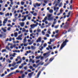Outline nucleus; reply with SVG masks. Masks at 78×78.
<instances>
[{
    "label": "nucleus",
    "instance_id": "nucleus-1",
    "mask_svg": "<svg viewBox=\"0 0 78 78\" xmlns=\"http://www.w3.org/2000/svg\"><path fill=\"white\" fill-rule=\"evenodd\" d=\"M52 14H49L48 15V18L47 19L48 20L51 21L53 20V17L52 16H52Z\"/></svg>",
    "mask_w": 78,
    "mask_h": 78
},
{
    "label": "nucleus",
    "instance_id": "nucleus-2",
    "mask_svg": "<svg viewBox=\"0 0 78 78\" xmlns=\"http://www.w3.org/2000/svg\"><path fill=\"white\" fill-rule=\"evenodd\" d=\"M67 42V40L66 39L65 41L63 43L62 45L61 46L60 49H62V48H63V47H64V46L66 45V42Z\"/></svg>",
    "mask_w": 78,
    "mask_h": 78
},
{
    "label": "nucleus",
    "instance_id": "nucleus-3",
    "mask_svg": "<svg viewBox=\"0 0 78 78\" xmlns=\"http://www.w3.org/2000/svg\"><path fill=\"white\" fill-rule=\"evenodd\" d=\"M33 5L34 6V8H36V6H38V7L40 6L41 4H39L37 3H36L35 4H34Z\"/></svg>",
    "mask_w": 78,
    "mask_h": 78
},
{
    "label": "nucleus",
    "instance_id": "nucleus-4",
    "mask_svg": "<svg viewBox=\"0 0 78 78\" xmlns=\"http://www.w3.org/2000/svg\"><path fill=\"white\" fill-rule=\"evenodd\" d=\"M41 38V37H39L38 39L37 40L36 42L37 43H38V42H41V40H42Z\"/></svg>",
    "mask_w": 78,
    "mask_h": 78
},
{
    "label": "nucleus",
    "instance_id": "nucleus-5",
    "mask_svg": "<svg viewBox=\"0 0 78 78\" xmlns=\"http://www.w3.org/2000/svg\"><path fill=\"white\" fill-rule=\"evenodd\" d=\"M44 64V62H39L38 64H37V67H38L39 66H42Z\"/></svg>",
    "mask_w": 78,
    "mask_h": 78
},
{
    "label": "nucleus",
    "instance_id": "nucleus-6",
    "mask_svg": "<svg viewBox=\"0 0 78 78\" xmlns=\"http://www.w3.org/2000/svg\"><path fill=\"white\" fill-rule=\"evenodd\" d=\"M19 24L20 25L21 27H23L24 26V25H25V23L20 22V23Z\"/></svg>",
    "mask_w": 78,
    "mask_h": 78
},
{
    "label": "nucleus",
    "instance_id": "nucleus-7",
    "mask_svg": "<svg viewBox=\"0 0 78 78\" xmlns=\"http://www.w3.org/2000/svg\"><path fill=\"white\" fill-rule=\"evenodd\" d=\"M7 21H8V18H6L4 20L3 23H4V24L6 23Z\"/></svg>",
    "mask_w": 78,
    "mask_h": 78
},
{
    "label": "nucleus",
    "instance_id": "nucleus-8",
    "mask_svg": "<svg viewBox=\"0 0 78 78\" xmlns=\"http://www.w3.org/2000/svg\"><path fill=\"white\" fill-rule=\"evenodd\" d=\"M16 63L15 62L13 61V64H12V67H14L15 66V65H16Z\"/></svg>",
    "mask_w": 78,
    "mask_h": 78
},
{
    "label": "nucleus",
    "instance_id": "nucleus-9",
    "mask_svg": "<svg viewBox=\"0 0 78 78\" xmlns=\"http://www.w3.org/2000/svg\"><path fill=\"white\" fill-rule=\"evenodd\" d=\"M6 49H7L8 51H11V49H10V48L9 47V46H7L5 47Z\"/></svg>",
    "mask_w": 78,
    "mask_h": 78
},
{
    "label": "nucleus",
    "instance_id": "nucleus-10",
    "mask_svg": "<svg viewBox=\"0 0 78 78\" xmlns=\"http://www.w3.org/2000/svg\"><path fill=\"white\" fill-rule=\"evenodd\" d=\"M36 48V47L33 45L31 46V49H32V50H35Z\"/></svg>",
    "mask_w": 78,
    "mask_h": 78
},
{
    "label": "nucleus",
    "instance_id": "nucleus-11",
    "mask_svg": "<svg viewBox=\"0 0 78 78\" xmlns=\"http://www.w3.org/2000/svg\"><path fill=\"white\" fill-rule=\"evenodd\" d=\"M22 62V59H20V61H18L16 62V64H21V62Z\"/></svg>",
    "mask_w": 78,
    "mask_h": 78
},
{
    "label": "nucleus",
    "instance_id": "nucleus-12",
    "mask_svg": "<svg viewBox=\"0 0 78 78\" xmlns=\"http://www.w3.org/2000/svg\"><path fill=\"white\" fill-rule=\"evenodd\" d=\"M41 71H40L39 72L37 75V78H39V76L40 75V74H41Z\"/></svg>",
    "mask_w": 78,
    "mask_h": 78
},
{
    "label": "nucleus",
    "instance_id": "nucleus-13",
    "mask_svg": "<svg viewBox=\"0 0 78 78\" xmlns=\"http://www.w3.org/2000/svg\"><path fill=\"white\" fill-rule=\"evenodd\" d=\"M10 1L11 5H14V2H13V0H9Z\"/></svg>",
    "mask_w": 78,
    "mask_h": 78
},
{
    "label": "nucleus",
    "instance_id": "nucleus-14",
    "mask_svg": "<svg viewBox=\"0 0 78 78\" xmlns=\"http://www.w3.org/2000/svg\"><path fill=\"white\" fill-rule=\"evenodd\" d=\"M27 42V39L26 38V37H24V38L23 40V43H25Z\"/></svg>",
    "mask_w": 78,
    "mask_h": 78
},
{
    "label": "nucleus",
    "instance_id": "nucleus-15",
    "mask_svg": "<svg viewBox=\"0 0 78 78\" xmlns=\"http://www.w3.org/2000/svg\"><path fill=\"white\" fill-rule=\"evenodd\" d=\"M2 30H3V32H4L5 33V32H6V29H5V28H4L3 27H2Z\"/></svg>",
    "mask_w": 78,
    "mask_h": 78
},
{
    "label": "nucleus",
    "instance_id": "nucleus-16",
    "mask_svg": "<svg viewBox=\"0 0 78 78\" xmlns=\"http://www.w3.org/2000/svg\"><path fill=\"white\" fill-rule=\"evenodd\" d=\"M30 27V28H34V24L31 25Z\"/></svg>",
    "mask_w": 78,
    "mask_h": 78
},
{
    "label": "nucleus",
    "instance_id": "nucleus-17",
    "mask_svg": "<svg viewBox=\"0 0 78 78\" xmlns=\"http://www.w3.org/2000/svg\"><path fill=\"white\" fill-rule=\"evenodd\" d=\"M14 36L16 37H17V35H18V34H17V32L15 33H14Z\"/></svg>",
    "mask_w": 78,
    "mask_h": 78
},
{
    "label": "nucleus",
    "instance_id": "nucleus-18",
    "mask_svg": "<svg viewBox=\"0 0 78 78\" xmlns=\"http://www.w3.org/2000/svg\"><path fill=\"white\" fill-rule=\"evenodd\" d=\"M6 61H7V62H8L9 63H11V61L10 60H9V59H8L6 60Z\"/></svg>",
    "mask_w": 78,
    "mask_h": 78
},
{
    "label": "nucleus",
    "instance_id": "nucleus-19",
    "mask_svg": "<svg viewBox=\"0 0 78 78\" xmlns=\"http://www.w3.org/2000/svg\"><path fill=\"white\" fill-rule=\"evenodd\" d=\"M18 66H19V65H16L15 66H14L13 67L14 69H17V68L18 67Z\"/></svg>",
    "mask_w": 78,
    "mask_h": 78
},
{
    "label": "nucleus",
    "instance_id": "nucleus-20",
    "mask_svg": "<svg viewBox=\"0 0 78 78\" xmlns=\"http://www.w3.org/2000/svg\"><path fill=\"white\" fill-rule=\"evenodd\" d=\"M49 12L50 13H53V10L52 9H51L49 10Z\"/></svg>",
    "mask_w": 78,
    "mask_h": 78
},
{
    "label": "nucleus",
    "instance_id": "nucleus-21",
    "mask_svg": "<svg viewBox=\"0 0 78 78\" xmlns=\"http://www.w3.org/2000/svg\"><path fill=\"white\" fill-rule=\"evenodd\" d=\"M16 39H17V40H20V41H22V38H20L19 37H17L16 38Z\"/></svg>",
    "mask_w": 78,
    "mask_h": 78
},
{
    "label": "nucleus",
    "instance_id": "nucleus-22",
    "mask_svg": "<svg viewBox=\"0 0 78 78\" xmlns=\"http://www.w3.org/2000/svg\"><path fill=\"white\" fill-rule=\"evenodd\" d=\"M41 56H37L35 57L36 59H39L41 58Z\"/></svg>",
    "mask_w": 78,
    "mask_h": 78
},
{
    "label": "nucleus",
    "instance_id": "nucleus-23",
    "mask_svg": "<svg viewBox=\"0 0 78 78\" xmlns=\"http://www.w3.org/2000/svg\"><path fill=\"white\" fill-rule=\"evenodd\" d=\"M62 3L61 2V3L59 4L58 5V6L59 7H61V6H62Z\"/></svg>",
    "mask_w": 78,
    "mask_h": 78
},
{
    "label": "nucleus",
    "instance_id": "nucleus-24",
    "mask_svg": "<svg viewBox=\"0 0 78 78\" xmlns=\"http://www.w3.org/2000/svg\"><path fill=\"white\" fill-rule=\"evenodd\" d=\"M37 31L38 32V33H40V32L41 31V30L39 28H38L37 29Z\"/></svg>",
    "mask_w": 78,
    "mask_h": 78
},
{
    "label": "nucleus",
    "instance_id": "nucleus-25",
    "mask_svg": "<svg viewBox=\"0 0 78 78\" xmlns=\"http://www.w3.org/2000/svg\"><path fill=\"white\" fill-rule=\"evenodd\" d=\"M32 30L31 28H30L29 29V31H30V33H32L33 32V31Z\"/></svg>",
    "mask_w": 78,
    "mask_h": 78
},
{
    "label": "nucleus",
    "instance_id": "nucleus-26",
    "mask_svg": "<svg viewBox=\"0 0 78 78\" xmlns=\"http://www.w3.org/2000/svg\"><path fill=\"white\" fill-rule=\"evenodd\" d=\"M33 67H35V68H36V67H37L38 66H37V65H36V64H34L33 65Z\"/></svg>",
    "mask_w": 78,
    "mask_h": 78
},
{
    "label": "nucleus",
    "instance_id": "nucleus-27",
    "mask_svg": "<svg viewBox=\"0 0 78 78\" xmlns=\"http://www.w3.org/2000/svg\"><path fill=\"white\" fill-rule=\"evenodd\" d=\"M48 48H49L50 50H52L53 49V48H52L51 46H48Z\"/></svg>",
    "mask_w": 78,
    "mask_h": 78
},
{
    "label": "nucleus",
    "instance_id": "nucleus-28",
    "mask_svg": "<svg viewBox=\"0 0 78 78\" xmlns=\"http://www.w3.org/2000/svg\"><path fill=\"white\" fill-rule=\"evenodd\" d=\"M12 12H13L14 11V9H15V6H14L12 7Z\"/></svg>",
    "mask_w": 78,
    "mask_h": 78
},
{
    "label": "nucleus",
    "instance_id": "nucleus-29",
    "mask_svg": "<svg viewBox=\"0 0 78 78\" xmlns=\"http://www.w3.org/2000/svg\"><path fill=\"white\" fill-rule=\"evenodd\" d=\"M5 51H6V49H3L2 50V52L3 53Z\"/></svg>",
    "mask_w": 78,
    "mask_h": 78
},
{
    "label": "nucleus",
    "instance_id": "nucleus-30",
    "mask_svg": "<svg viewBox=\"0 0 78 78\" xmlns=\"http://www.w3.org/2000/svg\"><path fill=\"white\" fill-rule=\"evenodd\" d=\"M26 31V29H25V28H23L22 30V32H25Z\"/></svg>",
    "mask_w": 78,
    "mask_h": 78
},
{
    "label": "nucleus",
    "instance_id": "nucleus-31",
    "mask_svg": "<svg viewBox=\"0 0 78 78\" xmlns=\"http://www.w3.org/2000/svg\"><path fill=\"white\" fill-rule=\"evenodd\" d=\"M23 36V35L22 34H21L18 37H19L20 38H22L21 37H22V36Z\"/></svg>",
    "mask_w": 78,
    "mask_h": 78
},
{
    "label": "nucleus",
    "instance_id": "nucleus-32",
    "mask_svg": "<svg viewBox=\"0 0 78 78\" xmlns=\"http://www.w3.org/2000/svg\"><path fill=\"white\" fill-rule=\"evenodd\" d=\"M44 48V47H41V48H40L39 49L40 50V51H42V50Z\"/></svg>",
    "mask_w": 78,
    "mask_h": 78
},
{
    "label": "nucleus",
    "instance_id": "nucleus-33",
    "mask_svg": "<svg viewBox=\"0 0 78 78\" xmlns=\"http://www.w3.org/2000/svg\"><path fill=\"white\" fill-rule=\"evenodd\" d=\"M23 67V66H20L19 67V69H22Z\"/></svg>",
    "mask_w": 78,
    "mask_h": 78
},
{
    "label": "nucleus",
    "instance_id": "nucleus-34",
    "mask_svg": "<svg viewBox=\"0 0 78 78\" xmlns=\"http://www.w3.org/2000/svg\"><path fill=\"white\" fill-rule=\"evenodd\" d=\"M25 2H24L23 1H22L21 2V4L22 5H24V3Z\"/></svg>",
    "mask_w": 78,
    "mask_h": 78
},
{
    "label": "nucleus",
    "instance_id": "nucleus-35",
    "mask_svg": "<svg viewBox=\"0 0 78 78\" xmlns=\"http://www.w3.org/2000/svg\"><path fill=\"white\" fill-rule=\"evenodd\" d=\"M16 55V53H14L13 55H12V56H13V57H15Z\"/></svg>",
    "mask_w": 78,
    "mask_h": 78
},
{
    "label": "nucleus",
    "instance_id": "nucleus-36",
    "mask_svg": "<svg viewBox=\"0 0 78 78\" xmlns=\"http://www.w3.org/2000/svg\"><path fill=\"white\" fill-rule=\"evenodd\" d=\"M42 34L43 35H44L45 33L44 31L43 30L42 31Z\"/></svg>",
    "mask_w": 78,
    "mask_h": 78
},
{
    "label": "nucleus",
    "instance_id": "nucleus-37",
    "mask_svg": "<svg viewBox=\"0 0 78 78\" xmlns=\"http://www.w3.org/2000/svg\"><path fill=\"white\" fill-rule=\"evenodd\" d=\"M4 13L3 12H0V15H1V16H3V15H4Z\"/></svg>",
    "mask_w": 78,
    "mask_h": 78
},
{
    "label": "nucleus",
    "instance_id": "nucleus-38",
    "mask_svg": "<svg viewBox=\"0 0 78 78\" xmlns=\"http://www.w3.org/2000/svg\"><path fill=\"white\" fill-rule=\"evenodd\" d=\"M33 16H37V13L35 12L33 13Z\"/></svg>",
    "mask_w": 78,
    "mask_h": 78
},
{
    "label": "nucleus",
    "instance_id": "nucleus-39",
    "mask_svg": "<svg viewBox=\"0 0 78 78\" xmlns=\"http://www.w3.org/2000/svg\"><path fill=\"white\" fill-rule=\"evenodd\" d=\"M32 61H33V59L31 58H30L29 60V62H32Z\"/></svg>",
    "mask_w": 78,
    "mask_h": 78
},
{
    "label": "nucleus",
    "instance_id": "nucleus-40",
    "mask_svg": "<svg viewBox=\"0 0 78 78\" xmlns=\"http://www.w3.org/2000/svg\"><path fill=\"white\" fill-rule=\"evenodd\" d=\"M40 62V60H38L36 61V64H37V63H38V62Z\"/></svg>",
    "mask_w": 78,
    "mask_h": 78
},
{
    "label": "nucleus",
    "instance_id": "nucleus-41",
    "mask_svg": "<svg viewBox=\"0 0 78 78\" xmlns=\"http://www.w3.org/2000/svg\"><path fill=\"white\" fill-rule=\"evenodd\" d=\"M16 20H17V18H15V19H13V21L14 22H16Z\"/></svg>",
    "mask_w": 78,
    "mask_h": 78
},
{
    "label": "nucleus",
    "instance_id": "nucleus-42",
    "mask_svg": "<svg viewBox=\"0 0 78 78\" xmlns=\"http://www.w3.org/2000/svg\"><path fill=\"white\" fill-rule=\"evenodd\" d=\"M47 17L46 16L44 19V20H45V21H46V20H47Z\"/></svg>",
    "mask_w": 78,
    "mask_h": 78
},
{
    "label": "nucleus",
    "instance_id": "nucleus-43",
    "mask_svg": "<svg viewBox=\"0 0 78 78\" xmlns=\"http://www.w3.org/2000/svg\"><path fill=\"white\" fill-rule=\"evenodd\" d=\"M53 60V58H51L50 59L49 61H50V62H51V61H52Z\"/></svg>",
    "mask_w": 78,
    "mask_h": 78
},
{
    "label": "nucleus",
    "instance_id": "nucleus-44",
    "mask_svg": "<svg viewBox=\"0 0 78 78\" xmlns=\"http://www.w3.org/2000/svg\"><path fill=\"white\" fill-rule=\"evenodd\" d=\"M18 16V14H15L14 16L15 17V19H16V16Z\"/></svg>",
    "mask_w": 78,
    "mask_h": 78
},
{
    "label": "nucleus",
    "instance_id": "nucleus-45",
    "mask_svg": "<svg viewBox=\"0 0 78 78\" xmlns=\"http://www.w3.org/2000/svg\"><path fill=\"white\" fill-rule=\"evenodd\" d=\"M56 23V21H54L53 23V25H55Z\"/></svg>",
    "mask_w": 78,
    "mask_h": 78
},
{
    "label": "nucleus",
    "instance_id": "nucleus-46",
    "mask_svg": "<svg viewBox=\"0 0 78 78\" xmlns=\"http://www.w3.org/2000/svg\"><path fill=\"white\" fill-rule=\"evenodd\" d=\"M28 75L29 76V77H31V76H32V75L30 73H29Z\"/></svg>",
    "mask_w": 78,
    "mask_h": 78
},
{
    "label": "nucleus",
    "instance_id": "nucleus-47",
    "mask_svg": "<svg viewBox=\"0 0 78 78\" xmlns=\"http://www.w3.org/2000/svg\"><path fill=\"white\" fill-rule=\"evenodd\" d=\"M5 75V74H2L1 75V77H3V76H4Z\"/></svg>",
    "mask_w": 78,
    "mask_h": 78
},
{
    "label": "nucleus",
    "instance_id": "nucleus-48",
    "mask_svg": "<svg viewBox=\"0 0 78 78\" xmlns=\"http://www.w3.org/2000/svg\"><path fill=\"white\" fill-rule=\"evenodd\" d=\"M28 20H31V17H30V16L28 17V18H27Z\"/></svg>",
    "mask_w": 78,
    "mask_h": 78
},
{
    "label": "nucleus",
    "instance_id": "nucleus-49",
    "mask_svg": "<svg viewBox=\"0 0 78 78\" xmlns=\"http://www.w3.org/2000/svg\"><path fill=\"white\" fill-rule=\"evenodd\" d=\"M9 13H8L7 14H5V16H9Z\"/></svg>",
    "mask_w": 78,
    "mask_h": 78
},
{
    "label": "nucleus",
    "instance_id": "nucleus-50",
    "mask_svg": "<svg viewBox=\"0 0 78 78\" xmlns=\"http://www.w3.org/2000/svg\"><path fill=\"white\" fill-rule=\"evenodd\" d=\"M6 59V58H3V62H5V59Z\"/></svg>",
    "mask_w": 78,
    "mask_h": 78
},
{
    "label": "nucleus",
    "instance_id": "nucleus-51",
    "mask_svg": "<svg viewBox=\"0 0 78 78\" xmlns=\"http://www.w3.org/2000/svg\"><path fill=\"white\" fill-rule=\"evenodd\" d=\"M11 30V27H8V28L7 29L8 31H9V30Z\"/></svg>",
    "mask_w": 78,
    "mask_h": 78
},
{
    "label": "nucleus",
    "instance_id": "nucleus-52",
    "mask_svg": "<svg viewBox=\"0 0 78 78\" xmlns=\"http://www.w3.org/2000/svg\"><path fill=\"white\" fill-rule=\"evenodd\" d=\"M12 74H13V73H11L9 74L8 76H11V75H12Z\"/></svg>",
    "mask_w": 78,
    "mask_h": 78
},
{
    "label": "nucleus",
    "instance_id": "nucleus-53",
    "mask_svg": "<svg viewBox=\"0 0 78 78\" xmlns=\"http://www.w3.org/2000/svg\"><path fill=\"white\" fill-rule=\"evenodd\" d=\"M29 68H30V69H33V66H30Z\"/></svg>",
    "mask_w": 78,
    "mask_h": 78
},
{
    "label": "nucleus",
    "instance_id": "nucleus-54",
    "mask_svg": "<svg viewBox=\"0 0 78 78\" xmlns=\"http://www.w3.org/2000/svg\"><path fill=\"white\" fill-rule=\"evenodd\" d=\"M43 46L44 47H45L47 46V44H44Z\"/></svg>",
    "mask_w": 78,
    "mask_h": 78
},
{
    "label": "nucleus",
    "instance_id": "nucleus-55",
    "mask_svg": "<svg viewBox=\"0 0 78 78\" xmlns=\"http://www.w3.org/2000/svg\"><path fill=\"white\" fill-rule=\"evenodd\" d=\"M46 35L47 37H48L50 36V35H49V34H46Z\"/></svg>",
    "mask_w": 78,
    "mask_h": 78
},
{
    "label": "nucleus",
    "instance_id": "nucleus-56",
    "mask_svg": "<svg viewBox=\"0 0 78 78\" xmlns=\"http://www.w3.org/2000/svg\"><path fill=\"white\" fill-rule=\"evenodd\" d=\"M59 27V25L56 26L55 27V28H58V27Z\"/></svg>",
    "mask_w": 78,
    "mask_h": 78
},
{
    "label": "nucleus",
    "instance_id": "nucleus-57",
    "mask_svg": "<svg viewBox=\"0 0 78 78\" xmlns=\"http://www.w3.org/2000/svg\"><path fill=\"white\" fill-rule=\"evenodd\" d=\"M62 9H61L60 10V13H62Z\"/></svg>",
    "mask_w": 78,
    "mask_h": 78
},
{
    "label": "nucleus",
    "instance_id": "nucleus-58",
    "mask_svg": "<svg viewBox=\"0 0 78 78\" xmlns=\"http://www.w3.org/2000/svg\"><path fill=\"white\" fill-rule=\"evenodd\" d=\"M14 47H13V46H12V45L10 47V48H11V49H12Z\"/></svg>",
    "mask_w": 78,
    "mask_h": 78
},
{
    "label": "nucleus",
    "instance_id": "nucleus-59",
    "mask_svg": "<svg viewBox=\"0 0 78 78\" xmlns=\"http://www.w3.org/2000/svg\"><path fill=\"white\" fill-rule=\"evenodd\" d=\"M70 9L72 10V5H71L70 6Z\"/></svg>",
    "mask_w": 78,
    "mask_h": 78
},
{
    "label": "nucleus",
    "instance_id": "nucleus-60",
    "mask_svg": "<svg viewBox=\"0 0 78 78\" xmlns=\"http://www.w3.org/2000/svg\"><path fill=\"white\" fill-rule=\"evenodd\" d=\"M20 56H18L17 57V58L18 59H20Z\"/></svg>",
    "mask_w": 78,
    "mask_h": 78
},
{
    "label": "nucleus",
    "instance_id": "nucleus-61",
    "mask_svg": "<svg viewBox=\"0 0 78 78\" xmlns=\"http://www.w3.org/2000/svg\"><path fill=\"white\" fill-rule=\"evenodd\" d=\"M25 77V74H23L22 75V78H24Z\"/></svg>",
    "mask_w": 78,
    "mask_h": 78
},
{
    "label": "nucleus",
    "instance_id": "nucleus-62",
    "mask_svg": "<svg viewBox=\"0 0 78 78\" xmlns=\"http://www.w3.org/2000/svg\"><path fill=\"white\" fill-rule=\"evenodd\" d=\"M24 19L25 20L27 19V16H24Z\"/></svg>",
    "mask_w": 78,
    "mask_h": 78
},
{
    "label": "nucleus",
    "instance_id": "nucleus-63",
    "mask_svg": "<svg viewBox=\"0 0 78 78\" xmlns=\"http://www.w3.org/2000/svg\"><path fill=\"white\" fill-rule=\"evenodd\" d=\"M14 68H13L12 67L10 68V69L11 70H14Z\"/></svg>",
    "mask_w": 78,
    "mask_h": 78
},
{
    "label": "nucleus",
    "instance_id": "nucleus-64",
    "mask_svg": "<svg viewBox=\"0 0 78 78\" xmlns=\"http://www.w3.org/2000/svg\"><path fill=\"white\" fill-rule=\"evenodd\" d=\"M10 60H12V59H13V58L12 57H11L10 58Z\"/></svg>",
    "mask_w": 78,
    "mask_h": 78
}]
</instances>
